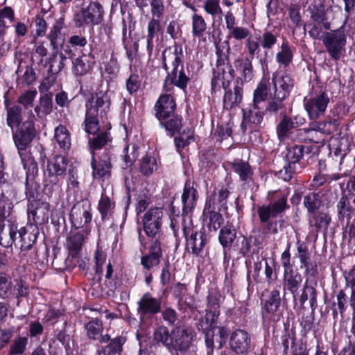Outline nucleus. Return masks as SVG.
Masks as SVG:
<instances>
[{
	"instance_id": "obj_1",
	"label": "nucleus",
	"mask_w": 355,
	"mask_h": 355,
	"mask_svg": "<svg viewBox=\"0 0 355 355\" xmlns=\"http://www.w3.org/2000/svg\"><path fill=\"white\" fill-rule=\"evenodd\" d=\"M110 100L106 92L100 91L91 96L85 103V117L82 127L93 138L89 139L92 150L102 148L107 141V134L100 130L98 116L103 117L110 110Z\"/></svg>"
},
{
	"instance_id": "obj_2",
	"label": "nucleus",
	"mask_w": 355,
	"mask_h": 355,
	"mask_svg": "<svg viewBox=\"0 0 355 355\" xmlns=\"http://www.w3.org/2000/svg\"><path fill=\"white\" fill-rule=\"evenodd\" d=\"M35 135L33 121L24 122L19 130L13 134V139L27 175H35L37 172V164L27 147Z\"/></svg>"
},
{
	"instance_id": "obj_3",
	"label": "nucleus",
	"mask_w": 355,
	"mask_h": 355,
	"mask_svg": "<svg viewBox=\"0 0 355 355\" xmlns=\"http://www.w3.org/2000/svg\"><path fill=\"white\" fill-rule=\"evenodd\" d=\"M11 209L10 201L2 196L0 198V245L5 248L11 246L17 241L19 231L15 221L8 218Z\"/></svg>"
},
{
	"instance_id": "obj_4",
	"label": "nucleus",
	"mask_w": 355,
	"mask_h": 355,
	"mask_svg": "<svg viewBox=\"0 0 355 355\" xmlns=\"http://www.w3.org/2000/svg\"><path fill=\"white\" fill-rule=\"evenodd\" d=\"M67 167V160L62 155H56L48 161L44 180V191L52 195L53 191H58L62 183Z\"/></svg>"
},
{
	"instance_id": "obj_5",
	"label": "nucleus",
	"mask_w": 355,
	"mask_h": 355,
	"mask_svg": "<svg viewBox=\"0 0 355 355\" xmlns=\"http://www.w3.org/2000/svg\"><path fill=\"white\" fill-rule=\"evenodd\" d=\"M182 230L186 239V248L196 256L200 255L207 243L205 233L193 225L191 217L183 219Z\"/></svg>"
},
{
	"instance_id": "obj_6",
	"label": "nucleus",
	"mask_w": 355,
	"mask_h": 355,
	"mask_svg": "<svg viewBox=\"0 0 355 355\" xmlns=\"http://www.w3.org/2000/svg\"><path fill=\"white\" fill-rule=\"evenodd\" d=\"M322 40L332 59L338 60L345 53L347 40L343 26L334 31L326 33Z\"/></svg>"
},
{
	"instance_id": "obj_7",
	"label": "nucleus",
	"mask_w": 355,
	"mask_h": 355,
	"mask_svg": "<svg viewBox=\"0 0 355 355\" xmlns=\"http://www.w3.org/2000/svg\"><path fill=\"white\" fill-rule=\"evenodd\" d=\"M329 103V97L324 92L311 94L304 99V106L309 117L315 120L322 116Z\"/></svg>"
},
{
	"instance_id": "obj_8",
	"label": "nucleus",
	"mask_w": 355,
	"mask_h": 355,
	"mask_svg": "<svg viewBox=\"0 0 355 355\" xmlns=\"http://www.w3.org/2000/svg\"><path fill=\"white\" fill-rule=\"evenodd\" d=\"M103 8L98 2H91L75 15L76 26L81 27L84 24H98L103 20Z\"/></svg>"
},
{
	"instance_id": "obj_9",
	"label": "nucleus",
	"mask_w": 355,
	"mask_h": 355,
	"mask_svg": "<svg viewBox=\"0 0 355 355\" xmlns=\"http://www.w3.org/2000/svg\"><path fill=\"white\" fill-rule=\"evenodd\" d=\"M272 90L270 95L279 99L286 98L294 87V80L286 72H275L272 76Z\"/></svg>"
},
{
	"instance_id": "obj_10",
	"label": "nucleus",
	"mask_w": 355,
	"mask_h": 355,
	"mask_svg": "<svg viewBox=\"0 0 355 355\" xmlns=\"http://www.w3.org/2000/svg\"><path fill=\"white\" fill-rule=\"evenodd\" d=\"M162 217L163 211L159 207L151 208L144 214V229L148 237L159 241Z\"/></svg>"
},
{
	"instance_id": "obj_11",
	"label": "nucleus",
	"mask_w": 355,
	"mask_h": 355,
	"mask_svg": "<svg viewBox=\"0 0 355 355\" xmlns=\"http://www.w3.org/2000/svg\"><path fill=\"white\" fill-rule=\"evenodd\" d=\"M91 211V205L87 200H82L74 205L71 210L70 219L76 229L84 227L92 220Z\"/></svg>"
},
{
	"instance_id": "obj_12",
	"label": "nucleus",
	"mask_w": 355,
	"mask_h": 355,
	"mask_svg": "<svg viewBox=\"0 0 355 355\" xmlns=\"http://www.w3.org/2000/svg\"><path fill=\"white\" fill-rule=\"evenodd\" d=\"M171 62L172 67V78L171 82L182 89L187 87L189 78L182 70H178V66L180 62V58L178 55L174 52H169L168 55L166 53L163 54V64L166 69H168V63Z\"/></svg>"
},
{
	"instance_id": "obj_13",
	"label": "nucleus",
	"mask_w": 355,
	"mask_h": 355,
	"mask_svg": "<svg viewBox=\"0 0 355 355\" xmlns=\"http://www.w3.org/2000/svg\"><path fill=\"white\" fill-rule=\"evenodd\" d=\"M219 314V310L214 311L207 309L205 317L198 324V329L205 333L207 346L211 349L214 348V329L216 328V321Z\"/></svg>"
},
{
	"instance_id": "obj_14",
	"label": "nucleus",
	"mask_w": 355,
	"mask_h": 355,
	"mask_svg": "<svg viewBox=\"0 0 355 355\" xmlns=\"http://www.w3.org/2000/svg\"><path fill=\"white\" fill-rule=\"evenodd\" d=\"M198 199L197 188L194 187L193 182L187 181L181 196L183 219L187 216L191 217V215L197 205Z\"/></svg>"
},
{
	"instance_id": "obj_15",
	"label": "nucleus",
	"mask_w": 355,
	"mask_h": 355,
	"mask_svg": "<svg viewBox=\"0 0 355 355\" xmlns=\"http://www.w3.org/2000/svg\"><path fill=\"white\" fill-rule=\"evenodd\" d=\"M215 206V199H209L205 205L202 216L205 225L210 231L216 232L223 224V218Z\"/></svg>"
},
{
	"instance_id": "obj_16",
	"label": "nucleus",
	"mask_w": 355,
	"mask_h": 355,
	"mask_svg": "<svg viewBox=\"0 0 355 355\" xmlns=\"http://www.w3.org/2000/svg\"><path fill=\"white\" fill-rule=\"evenodd\" d=\"M171 340L173 345L170 346L169 351L173 349L185 351L191 345L192 335L188 329L182 327H178L171 331Z\"/></svg>"
},
{
	"instance_id": "obj_17",
	"label": "nucleus",
	"mask_w": 355,
	"mask_h": 355,
	"mask_svg": "<svg viewBox=\"0 0 355 355\" xmlns=\"http://www.w3.org/2000/svg\"><path fill=\"white\" fill-rule=\"evenodd\" d=\"M50 213V205L46 202L35 200L28 206V218L37 224H43L48 221Z\"/></svg>"
},
{
	"instance_id": "obj_18",
	"label": "nucleus",
	"mask_w": 355,
	"mask_h": 355,
	"mask_svg": "<svg viewBox=\"0 0 355 355\" xmlns=\"http://www.w3.org/2000/svg\"><path fill=\"white\" fill-rule=\"evenodd\" d=\"M250 336L247 331L236 329L230 336V345L235 353L244 354L250 348Z\"/></svg>"
},
{
	"instance_id": "obj_19",
	"label": "nucleus",
	"mask_w": 355,
	"mask_h": 355,
	"mask_svg": "<svg viewBox=\"0 0 355 355\" xmlns=\"http://www.w3.org/2000/svg\"><path fill=\"white\" fill-rule=\"evenodd\" d=\"M156 116L161 121L172 114L175 109V103L170 94L161 95L155 106Z\"/></svg>"
},
{
	"instance_id": "obj_20",
	"label": "nucleus",
	"mask_w": 355,
	"mask_h": 355,
	"mask_svg": "<svg viewBox=\"0 0 355 355\" xmlns=\"http://www.w3.org/2000/svg\"><path fill=\"white\" fill-rule=\"evenodd\" d=\"M92 168L94 178H98L103 180L109 178L112 168L109 154L104 153L97 162L95 161L94 156L93 155Z\"/></svg>"
},
{
	"instance_id": "obj_21",
	"label": "nucleus",
	"mask_w": 355,
	"mask_h": 355,
	"mask_svg": "<svg viewBox=\"0 0 355 355\" xmlns=\"http://www.w3.org/2000/svg\"><path fill=\"white\" fill-rule=\"evenodd\" d=\"M161 257L160 242L156 239L150 247L149 254L141 257V263L144 268L150 270L159 263Z\"/></svg>"
},
{
	"instance_id": "obj_22",
	"label": "nucleus",
	"mask_w": 355,
	"mask_h": 355,
	"mask_svg": "<svg viewBox=\"0 0 355 355\" xmlns=\"http://www.w3.org/2000/svg\"><path fill=\"white\" fill-rule=\"evenodd\" d=\"M85 236L80 230H71L67 236L65 245L72 257H76L81 250Z\"/></svg>"
},
{
	"instance_id": "obj_23",
	"label": "nucleus",
	"mask_w": 355,
	"mask_h": 355,
	"mask_svg": "<svg viewBox=\"0 0 355 355\" xmlns=\"http://www.w3.org/2000/svg\"><path fill=\"white\" fill-rule=\"evenodd\" d=\"M234 76V71L230 66L224 65L218 67L217 72H215L212 79V86L214 87H222L225 89L229 86Z\"/></svg>"
},
{
	"instance_id": "obj_24",
	"label": "nucleus",
	"mask_w": 355,
	"mask_h": 355,
	"mask_svg": "<svg viewBox=\"0 0 355 355\" xmlns=\"http://www.w3.org/2000/svg\"><path fill=\"white\" fill-rule=\"evenodd\" d=\"M293 55L294 48L289 44L288 42L284 41L275 55V60L279 67L286 68L293 62Z\"/></svg>"
},
{
	"instance_id": "obj_25",
	"label": "nucleus",
	"mask_w": 355,
	"mask_h": 355,
	"mask_svg": "<svg viewBox=\"0 0 355 355\" xmlns=\"http://www.w3.org/2000/svg\"><path fill=\"white\" fill-rule=\"evenodd\" d=\"M85 328L90 339L98 340L101 343H107L110 339L108 334L101 335L103 328L101 322L98 320L89 321L85 325Z\"/></svg>"
},
{
	"instance_id": "obj_26",
	"label": "nucleus",
	"mask_w": 355,
	"mask_h": 355,
	"mask_svg": "<svg viewBox=\"0 0 355 355\" xmlns=\"http://www.w3.org/2000/svg\"><path fill=\"white\" fill-rule=\"evenodd\" d=\"M263 117V113L259 110L257 105H253V108L244 112L243 125L245 129L248 128L250 130H256L261 123Z\"/></svg>"
},
{
	"instance_id": "obj_27",
	"label": "nucleus",
	"mask_w": 355,
	"mask_h": 355,
	"mask_svg": "<svg viewBox=\"0 0 355 355\" xmlns=\"http://www.w3.org/2000/svg\"><path fill=\"white\" fill-rule=\"evenodd\" d=\"M138 305V311L141 315L148 313H156L159 312L160 309L159 302L157 299L152 297L148 293H146L143 295L139 301Z\"/></svg>"
},
{
	"instance_id": "obj_28",
	"label": "nucleus",
	"mask_w": 355,
	"mask_h": 355,
	"mask_svg": "<svg viewBox=\"0 0 355 355\" xmlns=\"http://www.w3.org/2000/svg\"><path fill=\"white\" fill-rule=\"evenodd\" d=\"M234 64L235 68L239 71L244 81L249 82L252 79L253 67L251 59L240 57L235 60Z\"/></svg>"
},
{
	"instance_id": "obj_29",
	"label": "nucleus",
	"mask_w": 355,
	"mask_h": 355,
	"mask_svg": "<svg viewBox=\"0 0 355 355\" xmlns=\"http://www.w3.org/2000/svg\"><path fill=\"white\" fill-rule=\"evenodd\" d=\"M337 209L340 216L349 219L355 210V196H343L338 202Z\"/></svg>"
},
{
	"instance_id": "obj_30",
	"label": "nucleus",
	"mask_w": 355,
	"mask_h": 355,
	"mask_svg": "<svg viewBox=\"0 0 355 355\" xmlns=\"http://www.w3.org/2000/svg\"><path fill=\"white\" fill-rule=\"evenodd\" d=\"M340 124L339 118H335L334 119L327 120L325 122H318L314 121L310 123L309 129L314 130L320 133L322 137L323 134L330 133L331 131L336 130V128Z\"/></svg>"
},
{
	"instance_id": "obj_31",
	"label": "nucleus",
	"mask_w": 355,
	"mask_h": 355,
	"mask_svg": "<svg viewBox=\"0 0 355 355\" xmlns=\"http://www.w3.org/2000/svg\"><path fill=\"white\" fill-rule=\"evenodd\" d=\"M243 89L239 86H236L234 92L229 90L225 92L223 98L224 107L227 110L237 106L242 100Z\"/></svg>"
},
{
	"instance_id": "obj_32",
	"label": "nucleus",
	"mask_w": 355,
	"mask_h": 355,
	"mask_svg": "<svg viewBox=\"0 0 355 355\" xmlns=\"http://www.w3.org/2000/svg\"><path fill=\"white\" fill-rule=\"evenodd\" d=\"M161 30L160 21L158 19L152 18L147 26V50L151 54L153 49V40Z\"/></svg>"
},
{
	"instance_id": "obj_33",
	"label": "nucleus",
	"mask_w": 355,
	"mask_h": 355,
	"mask_svg": "<svg viewBox=\"0 0 355 355\" xmlns=\"http://www.w3.org/2000/svg\"><path fill=\"white\" fill-rule=\"evenodd\" d=\"M125 341V338L121 336L114 338L99 352L98 355H121Z\"/></svg>"
},
{
	"instance_id": "obj_34",
	"label": "nucleus",
	"mask_w": 355,
	"mask_h": 355,
	"mask_svg": "<svg viewBox=\"0 0 355 355\" xmlns=\"http://www.w3.org/2000/svg\"><path fill=\"white\" fill-rule=\"evenodd\" d=\"M232 168L242 181H248L251 179L252 172L248 163L242 160H236L232 163Z\"/></svg>"
},
{
	"instance_id": "obj_35",
	"label": "nucleus",
	"mask_w": 355,
	"mask_h": 355,
	"mask_svg": "<svg viewBox=\"0 0 355 355\" xmlns=\"http://www.w3.org/2000/svg\"><path fill=\"white\" fill-rule=\"evenodd\" d=\"M138 148L135 144L128 145L123 150L122 157L123 164L122 168L130 167L138 157Z\"/></svg>"
},
{
	"instance_id": "obj_36",
	"label": "nucleus",
	"mask_w": 355,
	"mask_h": 355,
	"mask_svg": "<svg viewBox=\"0 0 355 355\" xmlns=\"http://www.w3.org/2000/svg\"><path fill=\"white\" fill-rule=\"evenodd\" d=\"M54 137L62 148H69L71 146L69 132L64 125H59L55 129Z\"/></svg>"
},
{
	"instance_id": "obj_37",
	"label": "nucleus",
	"mask_w": 355,
	"mask_h": 355,
	"mask_svg": "<svg viewBox=\"0 0 355 355\" xmlns=\"http://www.w3.org/2000/svg\"><path fill=\"white\" fill-rule=\"evenodd\" d=\"M17 236L18 242L22 250H29L36 240V235L28 233L24 227L19 229Z\"/></svg>"
},
{
	"instance_id": "obj_38",
	"label": "nucleus",
	"mask_w": 355,
	"mask_h": 355,
	"mask_svg": "<svg viewBox=\"0 0 355 355\" xmlns=\"http://www.w3.org/2000/svg\"><path fill=\"white\" fill-rule=\"evenodd\" d=\"M236 230L230 225L223 227L219 234V241L223 247H230L236 238Z\"/></svg>"
},
{
	"instance_id": "obj_39",
	"label": "nucleus",
	"mask_w": 355,
	"mask_h": 355,
	"mask_svg": "<svg viewBox=\"0 0 355 355\" xmlns=\"http://www.w3.org/2000/svg\"><path fill=\"white\" fill-rule=\"evenodd\" d=\"M21 108L17 105L7 107V124L12 130L19 125L21 121Z\"/></svg>"
},
{
	"instance_id": "obj_40",
	"label": "nucleus",
	"mask_w": 355,
	"mask_h": 355,
	"mask_svg": "<svg viewBox=\"0 0 355 355\" xmlns=\"http://www.w3.org/2000/svg\"><path fill=\"white\" fill-rule=\"evenodd\" d=\"M92 68V64L87 60L85 55L77 58L73 62V72L76 76L87 73Z\"/></svg>"
},
{
	"instance_id": "obj_41",
	"label": "nucleus",
	"mask_w": 355,
	"mask_h": 355,
	"mask_svg": "<svg viewBox=\"0 0 355 355\" xmlns=\"http://www.w3.org/2000/svg\"><path fill=\"white\" fill-rule=\"evenodd\" d=\"M331 218L326 213L320 212L313 214L310 218L309 223L316 229L327 230L330 223Z\"/></svg>"
},
{
	"instance_id": "obj_42",
	"label": "nucleus",
	"mask_w": 355,
	"mask_h": 355,
	"mask_svg": "<svg viewBox=\"0 0 355 355\" xmlns=\"http://www.w3.org/2000/svg\"><path fill=\"white\" fill-rule=\"evenodd\" d=\"M301 282V276L297 274L294 275L293 270L284 272V286L291 293H293L297 291Z\"/></svg>"
},
{
	"instance_id": "obj_43",
	"label": "nucleus",
	"mask_w": 355,
	"mask_h": 355,
	"mask_svg": "<svg viewBox=\"0 0 355 355\" xmlns=\"http://www.w3.org/2000/svg\"><path fill=\"white\" fill-rule=\"evenodd\" d=\"M52 110V98L49 94L41 96L39 105L35 107V112L38 115H47Z\"/></svg>"
},
{
	"instance_id": "obj_44",
	"label": "nucleus",
	"mask_w": 355,
	"mask_h": 355,
	"mask_svg": "<svg viewBox=\"0 0 355 355\" xmlns=\"http://www.w3.org/2000/svg\"><path fill=\"white\" fill-rule=\"evenodd\" d=\"M37 96L35 89H31L22 92L17 98V103L24 108L28 109L33 106V103Z\"/></svg>"
},
{
	"instance_id": "obj_45",
	"label": "nucleus",
	"mask_w": 355,
	"mask_h": 355,
	"mask_svg": "<svg viewBox=\"0 0 355 355\" xmlns=\"http://www.w3.org/2000/svg\"><path fill=\"white\" fill-rule=\"evenodd\" d=\"M154 340L158 343H162L168 350L171 343V333L169 334L165 327H159L154 332Z\"/></svg>"
},
{
	"instance_id": "obj_46",
	"label": "nucleus",
	"mask_w": 355,
	"mask_h": 355,
	"mask_svg": "<svg viewBox=\"0 0 355 355\" xmlns=\"http://www.w3.org/2000/svg\"><path fill=\"white\" fill-rule=\"evenodd\" d=\"M28 337L19 336L15 338L10 346L9 354L19 355L22 354L26 349L28 344Z\"/></svg>"
},
{
	"instance_id": "obj_47",
	"label": "nucleus",
	"mask_w": 355,
	"mask_h": 355,
	"mask_svg": "<svg viewBox=\"0 0 355 355\" xmlns=\"http://www.w3.org/2000/svg\"><path fill=\"white\" fill-rule=\"evenodd\" d=\"M193 141V132L191 129L184 130L179 137L175 138V144L177 150L180 153L186 146Z\"/></svg>"
},
{
	"instance_id": "obj_48",
	"label": "nucleus",
	"mask_w": 355,
	"mask_h": 355,
	"mask_svg": "<svg viewBox=\"0 0 355 355\" xmlns=\"http://www.w3.org/2000/svg\"><path fill=\"white\" fill-rule=\"evenodd\" d=\"M207 24L204 18L198 14L192 16V34L194 37H200L206 31Z\"/></svg>"
},
{
	"instance_id": "obj_49",
	"label": "nucleus",
	"mask_w": 355,
	"mask_h": 355,
	"mask_svg": "<svg viewBox=\"0 0 355 355\" xmlns=\"http://www.w3.org/2000/svg\"><path fill=\"white\" fill-rule=\"evenodd\" d=\"M157 168V162L154 157L146 156L142 158L140 171L146 175L152 174Z\"/></svg>"
},
{
	"instance_id": "obj_50",
	"label": "nucleus",
	"mask_w": 355,
	"mask_h": 355,
	"mask_svg": "<svg viewBox=\"0 0 355 355\" xmlns=\"http://www.w3.org/2000/svg\"><path fill=\"white\" fill-rule=\"evenodd\" d=\"M293 128V121L286 116H284L277 127V135L280 141H284L291 129Z\"/></svg>"
},
{
	"instance_id": "obj_51",
	"label": "nucleus",
	"mask_w": 355,
	"mask_h": 355,
	"mask_svg": "<svg viewBox=\"0 0 355 355\" xmlns=\"http://www.w3.org/2000/svg\"><path fill=\"white\" fill-rule=\"evenodd\" d=\"M304 205L309 212L313 213L320 205V196L316 193H310L304 196Z\"/></svg>"
},
{
	"instance_id": "obj_52",
	"label": "nucleus",
	"mask_w": 355,
	"mask_h": 355,
	"mask_svg": "<svg viewBox=\"0 0 355 355\" xmlns=\"http://www.w3.org/2000/svg\"><path fill=\"white\" fill-rule=\"evenodd\" d=\"M114 206L110 197L103 192L98 202V210L103 218L110 213Z\"/></svg>"
},
{
	"instance_id": "obj_53",
	"label": "nucleus",
	"mask_w": 355,
	"mask_h": 355,
	"mask_svg": "<svg viewBox=\"0 0 355 355\" xmlns=\"http://www.w3.org/2000/svg\"><path fill=\"white\" fill-rule=\"evenodd\" d=\"M203 8L207 14L213 18L222 15V8L220 6V0H205Z\"/></svg>"
},
{
	"instance_id": "obj_54",
	"label": "nucleus",
	"mask_w": 355,
	"mask_h": 355,
	"mask_svg": "<svg viewBox=\"0 0 355 355\" xmlns=\"http://www.w3.org/2000/svg\"><path fill=\"white\" fill-rule=\"evenodd\" d=\"M268 92L266 81L261 80L254 92L253 105H257V103L263 101L268 95Z\"/></svg>"
},
{
	"instance_id": "obj_55",
	"label": "nucleus",
	"mask_w": 355,
	"mask_h": 355,
	"mask_svg": "<svg viewBox=\"0 0 355 355\" xmlns=\"http://www.w3.org/2000/svg\"><path fill=\"white\" fill-rule=\"evenodd\" d=\"M304 154V146L302 145H296L288 149L287 158L289 163L295 165L302 157Z\"/></svg>"
},
{
	"instance_id": "obj_56",
	"label": "nucleus",
	"mask_w": 355,
	"mask_h": 355,
	"mask_svg": "<svg viewBox=\"0 0 355 355\" xmlns=\"http://www.w3.org/2000/svg\"><path fill=\"white\" fill-rule=\"evenodd\" d=\"M261 46L263 49H270L277 43V36L270 31H265L259 37Z\"/></svg>"
},
{
	"instance_id": "obj_57",
	"label": "nucleus",
	"mask_w": 355,
	"mask_h": 355,
	"mask_svg": "<svg viewBox=\"0 0 355 355\" xmlns=\"http://www.w3.org/2000/svg\"><path fill=\"white\" fill-rule=\"evenodd\" d=\"M260 42L259 37L250 36L248 37L245 44V48L248 50L249 55L253 58L260 51Z\"/></svg>"
},
{
	"instance_id": "obj_58",
	"label": "nucleus",
	"mask_w": 355,
	"mask_h": 355,
	"mask_svg": "<svg viewBox=\"0 0 355 355\" xmlns=\"http://www.w3.org/2000/svg\"><path fill=\"white\" fill-rule=\"evenodd\" d=\"M316 291L313 287L305 286L300 297V302L304 304L306 300H309L311 307H313L316 303Z\"/></svg>"
},
{
	"instance_id": "obj_59",
	"label": "nucleus",
	"mask_w": 355,
	"mask_h": 355,
	"mask_svg": "<svg viewBox=\"0 0 355 355\" xmlns=\"http://www.w3.org/2000/svg\"><path fill=\"white\" fill-rule=\"evenodd\" d=\"M222 295L216 291L209 292L208 295V309L216 311L219 310L220 304L223 301Z\"/></svg>"
},
{
	"instance_id": "obj_60",
	"label": "nucleus",
	"mask_w": 355,
	"mask_h": 355,
	"mask_svg": "<svg viewBox=\"0 0 355 355\" xmlns=\"http://www.w3.org/2000/svg\"><path fill=\"white\" fill-rule=\"evenodd\" d=\"M161 125L164 127L165 129L173 136L176 132L179 131L182 126V119L179 117H174L169 119L166 123L161 122Z\"/></svg>"
},
{
	"instance_id": "obj_61",
	"label": "nucleus",
	"mask_w": 355,
	"mask_h": 355,
	"mask_svg": "<svg viewBox=\"0 0 355 355\" xmlns=\"http://www.w3.org/2000/svg\"><path fill=\"white\" fill-rule=\"evenodd\" d=\"M64 21L63 17H60L55 21L53 26L51 28L48 35V37L52 44L56 41L58 35L60 34L61 30L64 28Z\"/></svg>"
},
{
	"instance_id": "obj_62",
	"label": "nucleus",
	"mask_w": 355,
	"mask_h": 355,
	"mask_svg": "<svg viewBox=\"0 0 355 355\" xmlns=\"http://www.w3.org/2000/svg\"><path fill=\"white\" fill-rule=\"evenodd\" d=\"M298 257L301 263V268H306V271L309 266L310 257L307 252V248L303 243H298L297 245Z\"/></svg>"
},
{
	"instance_id": "obj_63",
	"label": "nucleus",
	"mask_w": 355,
	"mask_h": 355,
	"mask_svg": "<svg viewBox=\"0 0 355 355\" xmlns=\"http://www.w3.org/2000/svg\"><path fill=\"white\" fill-rule=\"evenodd\" d=\"M286 202L287 198L285 196L281 195L278 197V199L270 206L273 211V216H277L288 208Z\"/></svg>"
},
{
	"instance_id": "obj_64",
	"label": "nucleus",
	"mask_w": 355,
	"mask_h": 355,
	"mask_svg": "<svg viewBox=\"0 0 355 355\" xmlns=\"http://www.w3.org/2000/svg\"><path fill=\"white\" fill-rule=\"evenodd\" d=\"M347 286L352 288L351 301L355 300V265L345 275Z\"/></svg>"
}]
</instances>
